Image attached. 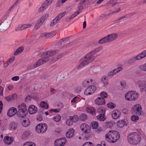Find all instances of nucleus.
I'll return each mask as SVG.
<instances>
[{
	"mask_svg": "<svg viewBox=\"0 0 146 146\" xmlns=\"http://www.w3.org/2000/svg\"><path fill=\"white\" fill-rule=\"evenodd\" d=\"M120 115L121 112L118 110L113 111L112 113V117L115 119H117L120 117Z\"/></svg>",
	"mask_w": 146,
	"mask_h": 146,
	"instance_id": "dca6fc26",
	"label": "nucleus"
},
{
	"mask_svg": "<svg viewBox=\"0 0 146 146\" xmlns=\"http://www.w3.org/2000/svg\"><path fill=\"white\" fill-rule=\"evenodd\" d=\"M24 49V47L23 46L19 47L16 50L14 54V55L16 56L19 54L23 52Z\"/></svg>",
	"mask_w": 146,
	"mask_h": 146,
	"instance_id": "393cba45",
	"label": "nucleus"
},
{
	"mask_svg": "<svg viewBox=\"0 0 146 146\" xmlns=\"http://www.w3.org/2000/svg\"><path fill=\"white\" fill-rule=\"evenodd\" d=\"M59 51V50H56V51L50 50L46 52H41L40 55L44 57L39 59L33 65V67L36 68L45 63L49 60V57L55 54L56 53H58Z\"/></svg>",
	"mask_w": 146,
	"mask_h": 146,
	"instance_id": "f257e3e1",
	"label": "nucleus"
},
{
	"mask_svg": "<svg viewBox=\"0 0 146 146\" xmlns=\"http://www.w3.org/2000/svg\"><path fill=\"white\" fill-rule=\"evenodd\" d=\"M74 130L73 128L69 129L66 134V137L67 138H70L74 135Z\"/></svg>",
	"mask_w": 146,
	"mask_h": 146,
	"instance_id": "6ab92c4d",
	"label": "nucleus"
},
{
	"mask_svg": "<svg viewBox=\"0 0 146 146\" xmlns=\"http://www.w3.org/2000/svg\"><path fill=\"white\" fill-rule=\"evenodd\" d=\"M78 97L77 96H76L73 98V99L71 100V102L72 103H74L76 101H77L78 100L77 99L78 98Z\"/></svg>",
	"mask_w": 146,
	"mask_h": 146,
	"instance_id": "0e129e2a",
	"label": "nucleus"
},
{
	"mask_svg": "<svg viewBox=\"0 0 146 146\" xmlns=\"http://www.w3.org/2000/svg\"><path fill=\"white\" fill-rule=\"evenodd\" d=\"M99 48H96L95 50L90 52L80 60V64L77 66L78 69H81L84 66L88 64L93 60L92 55L95 54L96 52L100 50H98Z\"/></svg>",
	"mask_w": 146,
	"mask_h": 146,
	"instance_id": "f03ea898",
	"label": "nucleus"
},
{
	"mask_svg": "<svg viewBox=\"0 0 146 146\" xmlns=\"http://www.w3.org/2000/svg\"><path fill=\"white\" fill-rule=\"evenodd\" d=\"M85 2V0H83L82 1H81L80 3L79 4L78 7V9L79 11H82L83 10V7L82 6V5Z\"/></svg>",
	"mask_w": 146,
	"mask_h": 146,
	"instance_id": "72a5a7b5",
	"label": "nucleus"
},
{
	"mask_svg": "<svg viewBox=\"0 0 146 146\" xmlns=\"http://www.w3.org/2000/svg\"><path fill=\"white\" fill-rule=\"evenodd\" d=\"M106 139L108 142L113 143L119 139L120 137L119 133L115 131H110L105 135Z\"/></svg>",
	"mask_w": 146,
	"mask_h": 146,
	"instance_id": "7ed1b4c3",
	"label": "nucleus"
},
{
	"mask_svg": "<svg viewBox=\"0 0 146 146\" xmlns=\"http://www.w3.org/2000/svg\"><path fill=\"white\" fill-rule=\"evenodd\" d=\"M87 118L86 115L85 113H83L80 116V119L82 121H85Z\"/></svg>",
	"mask_w": 146,
	"mask_h": 146,
	"instance_id": "e433bc0d",
	"label": "nucleus"
},
{
	"mask_svg": "<svg viewBox=\"0 0 146 146\" xmlns=\"http://www.w3.org/2000/svg\"><path fill=\"white\" fill-rule=\"evenodd\" d=\"M118 35L116 33H113L108 35L107 36L104 37L100 39L98 41L100 44L110 42L115 40L117 37Z\"/></svg>",
	"mask_w": 146,
	"mask_h": 146,
	"instance_id": "39448f33",
	"label": "nucleus"
},
{
	"mask_svg": "<svg viewBox=\"0 0 146 146\" xmlns=\"http://www.w3.org/2000/svg\"><path fill=\"white\" fill-rule=\"evenodd\" d=\"M96 89V87L95 86H90L84 91V94L86 95H90L94 93Z\"/></svg>",
	"mask_w": 146,
	"mask_h": 146,
	"instance_id": "9b49d317",
	"label": "nucleus"
},
{
	"mask_svg": "<svg viewBox=\"0 0 146 146\" xmlns=\"http://www.w3.org/2000/svg\"><path fill=\"white\" fill-rule=\"evenodd\" d=\"M9 62H8L7 60L6 62L4 64L3 67L4 68H5L7 67L8 65L10 64Z\"/></svg>",
	"mask_w": 146,
	"mask_h": 146,
	"instance_id": "774afa93",
	"label": "nucleus"
},
{
	"mask_svg": "<svg viewBox=\"0 0 146 146\" xmlns=\"http://www.w3.org/2000/svg\"><path fill=\"white\" fill-rule=\"evenodd\" d=\"M48 129V126L44 123L38 124L35 127L37 132L39 133H43L46 132Z\"/></svg>",
	"mask_w": 146,
	"mask_h": 146,
	"instance_id": "0eeeda50",
	"label": "nucleus"
},
{
	"mask_svg": "<svg viewBox=\"0 0 146 146\" xmlns=\"http://www.w3.org/2000/svg\"><path fill=\"white\" fill-rule=\"evenodd\" d=\"M3 88L0 86V95L1 96H3Z\"/></svg>",
	"mask_w": 146,
	"mask_h": 146,
	"instance_id": "338daca9",
	"label": "nucleus"
},
{
	"mask_svg": "<svg viewBox=\"0 0 146 146\" xmlns=\"http://www.w3.org/2000/svg\"><path fill=\"white\" fill-rule=\"evenodd\" d=\"M105 115L104 114H100L97 116L98 119L101 121H104L105 119Z\"/></svg>",
	"mask_w": 146,
	"mask_h": 146,
	"instance_id": "473e14b6",
	"label": "nucleus"
},
{
	"mask_svg": "<svg viewBox=\"0 0 146 146\" xmlns=\"http://www.w3.org/2000/svg\"><path fill=\"white\" fill-rule=\"evenodd\" d=\"M28 111L30 114H33L37 112V108L34 105H31L29 106Z\"/></svg>",
	"mask_w": 146,
	"mask_h": 146,
	"instance_id": "2eb2a0df",
	"label": "nucleus"
},
{
	"mask_svg": "<svg viewBox=\"0 0 146 146\" xmlns=\"http://www.w3.org/2000/svg\"><path fill=\"white\" fill-rule=\"evenodd\" d=\"M18 126V123L14 121L11 122L9 125V129L11 130H15Z\"/></svg>",
	"mask_w": 146,
	"mask_h": 146,
	"instance_id": "aec40b11",
	"label": "nucleus"
},
{
	"mask_svg": "<svg viewBox=\"0 0 146 146\" xmlns=\"http://www.w3.org/2000/svg\"><path fill=\"white\" fill-rule=\"evenodd\" d=\"M106 126L107 128H111L113 126V123L111 121L106 123Z\"/></svg>",
	"mask_w": 146,
	"mask_h": 146,
	"instance_id": "603ef678",
	"label": "nucleus"
},
{
	"mask_svg": "<svg viewBox=\"0 0 146 146\" xmlns=\"http://www.w3.org/2000/svg\"><path fill=\"white\" fill-rule=\"evenodd\" d=\"M69 37L68 36L64 38L61 39L60 40V42H68L69 40Z\"/></svg>",
	"mask_w": 146,
	"mask_h": 146,
	"instance_id": "864d4df0",
	"label": "nucleus"
},
{
	"mask_svg": "<svg viewBox=\"0 0 146 146\" xmlns=\"http://www.w3.org/2000/svg\"><path fill=\"white\" fill-rule=\"evenodd\" d=\"M129 143L133 145H137L141 139V136L137 132H133L130 133L127 136Z\"/></svg>",
	"mask_w": 146,
	"mask_h": 146,
	"instance_id": "20e7f679",
	"label": "nucleus"
},
{
	"mask_svg": "<svg viewBox=\"0 0 146 146\" xmlns=\"http://www.w3.org/2000/svg\"><path fill=\"white\" fill-rule=\"evenodd\" d=\"M15 59V56H13L10 58L9 59L7 60L8 62H9L10 63H11L12 62H13Z\"/></svg>",
	"mask_w": 146,
	"mask_h": 146,
	"instance_id": "4d7b16f0",
	"label": "nucleus"
},
{
	"mask_svg": "<svg viewBox=\"0 0 146 146\" xmlns=\"http://www.w3.org/2000/svg\"><path fill=\"white\" fill-rule=\"evenodd\" d=\"M55 35V33L54 32H52L50 33H48L45 35V36L46 37H49L50 36H53Z\"/></svg>",
	"mask_w": 146,
	"mask_h": 146,
	"instance_id": "49530a36",
	"label": "nucleus"
},
{
	"mask_svg": "<svg viewBox=\"0 0 146 146\" xmlns=\"http://www.w3.org/2000/svg\"><path fill=\"white\" fill-rule=\"evenodd\" d=\"M118 72H117L115 69H114L113 70V72L110 71V72L108 73L107 74V76H111L112 77V76L116 74Z\"/></svg>",
	"mask_w": 146,
	"mask_h": 146,
	"instance_id": "79ce46f5",
	"label": "nucleus"
},
{
	"mask_svg": "<svg viewBox=\"0 0 146 146\" xmlns=\"http://www.w3.org/2000/svg\"><path fill=\"white\" fill-rule=\"evenodd\" d=\"M90 83V81L89 80H84L82 83V86L85 87H86L88 86L89 85V83Z\"/></svg>",
	"mask_w": 146,
	"mask_h": 146,
	"instance_id": "c03bdc74",
	"label": "nucleus"
},
{
	"mask_svg": "<svg viewBox=\"0 0 146 146\" xmlns=\"http://www.w3.org/2000/svg\"><path fill=\"white\" fill-rule=\"evenodd\" d=\"M125 120V119H124V120H121L117 121V126L119 128H122L125 125H127V123Z\"/></svg>",
	"mask_w": 146,
	"mask_h": 146,
	"instance_id": "4be33fe9",
	"label": "nucleus"
},
{
	"mask_svg": "<svg viewBox=\"0 0 146 146\" xmlns=\"http://www.w3.org/2000/svg\"><path fill=\"white\" fill-rule=\"evenodd\" d=\"M40 106L42 108L47 109L48 108V105L47 103L44 101H41L40 104Z\"/></svg>",
	"mask_w": 146,
	"mask_h": 146,
	"instance_id": "b1692460",
	"label": "nucleus"
},
{
	"mask_svg": "<svg viewBox=\"0 0 146 146\" xmlns=\"http://www.w3.org/2000/svg\"><path fill=\"white\" fill-rule=\"evenodd\" d=\"M90 125L91 126L92 128L93 129H97L98 126V123L96 121H93L92 122Z\"/></svg>",
	"mask_w": 146,
	"mask_h": 146,
	"instance_id": "c85d7f7f",
	"label": "nucleus"
},
{
	"mask_svg": "<svg viewBox=\"0 0 146 146\" xmlns=\"http://www.w3.org/2000/svg\"><path fill=\"white\" fill-rule=\"evenodd\" d=\"M47 8V6L45 5V3H43L41 6L39 8L38 11L40 12H42Z\"/></svg>",
	"mask_w": 146,
	"mask_h": 146,
	"instance_id": "7c9ffc66",
	"label": "nucleus"
},
{
	"mask_svg": "<svg viewBox=\"0 0 146 146\" xmlns=\"http://www.w3.org/2000/svg\"><path fill=\"white\" fill-rule=\"evenodd\" d=\"M107 106L110 108L113 109L115 107L116 105L114 103L110 102L107 104Z\"/></svg>",
	"mask_w": 146,
	"mask_h": 146,
	"instance_id": "ea45409f",
	"label": "nucleus"
},
{
	"mask_svg": "<svg viewBox=\"0 0 146 146\" xmlns=\"http://www.w3.org/2000/svg\"><path fill=\"white\" fill-rule=\"evenodd\" d=\"M146 56V50H144L137 55L135 58L130 59L128 61L129 64H132L136 60H139Z\"/></svg>",
	"mask_w": 146,
	"mask_h": 146,
	"instance_id": "1a4fd4ad",
	"label": "nucleus"
},
{
	"mask_svg": "<svg viewBox=\"0 0 146 146\" xmlns=\"http://www.w3.org/2000/svg\"><path fill=\"white\" fill-rule=\"evenodd\" d=\"M137 84L139 88L144 87L146 88V84L145 82L144 81H139L137 82Z\"/></svg>",
	"mask_w": 146,
	"mask_h": 146,
	"instance_id": "a878e982",
	"label": "nucleus"
},
{
	"mask_svg": "<svg viewBox=\"0 0 146 146\" xmlns=\"http://www.w3.org/2000/svg\"><path fill=\"white\" fill-rule=\"evenodd\" d=\"M42 116L41 115L37 116V120L38 121H41L42 120Z\"/></svg>",
	"mask_w": 146,
	"mask_h": 146,
	"instance_id": "e2e57ef3",
	"label": "nucleus"
},
{
	"mask_svg": "<svg viewBox=\"0 0 146 146\" xmlns=\"http://www.w3.org/2000/svg\"><path fill=\"white\" fill-rule=\"evenodd\" d=\"M27 145V146H36L35 144L32 142L27 141L25 143L23 146Z\"/></svg>",
	"mask_w": 146,
	"mask_h": 146,
	"instance_id": "4c0bfd02",
	"label": "nucleus"
},
{
	"mask_svg": "<svg viewBox=\"0 0 146 146\" xmlns=\"http://www.w3.org/2000/svg\"><path fill=\"white\" fill-rule=\"evenodd\" d=\"M22 125L24 127H26L28 126L30 124V121L28 118H26V119L23 120L22 123Z\"/></svg>",
	"mask_w": 146,
	"mask_h": 146,
	"instance_id": "bb28decb",
	"label": "nucleus"
},
{
	"mask_svg": "<svg viewBox=\"0 0 146 146\" xmlns=\"http://www.w3.org/2000/svg\"><path fill=\"white\" fill-rule=\"evenodd\" d=\"M60 108H58L56 109H51L49 111L50 113H52V112L55 113H58L60 111Z\"/></svg>",
	"mask_w": 146,
	"mask_h": 146,
	"instance_id": "de8ad7c7",
	"label": "nucleus"
},
{
	"mask_svg": "<svg viewBox=\"0 0 146 146\" xmlns=\"http://www.w3.org/2000/svg\"><path fill=\"white\" fill-rule=\"evenodd\" d=\"M52 2V0H46L43 3H45V5L47 6V7H48V6L51 4Z\"/></svg>",
	"mask_w": 146,
	"mask_h": 146,
	"instance_id": "3c124183",
	"label": "nucleus"
},
{
	"mask_svg": "<svg viewBox=\"0 0 146 146\" xmlns=\"http://www.w3.org/2000/svg\"><path fill=\"white\" fill-rule=\"evenodd\" d=\"M86 110L88 112L92 114H93L96 111L95 108L93 107H88L87 108Z\"/></svg>",
	"mask_w": 146,
	"mask_h": 146,
	"instance_id": "2f4dec72",
	"label": "nucleus"
},
{
	"mask_svg": "<svg viewBox=\"0 0 146 146\" xmlns=\"http://www.w3.org/2000/svg\"><path fill=\"white\" fill-rule=\"evenodd\" d=\"M60 139H61V142H62V144H60L61 145H60V146H64L65 144L66 143V140L65 138V137H62L60 138Z\"/></svg>",
	"mask_w": 146,
	"mask_h": 146,
	"instance_id": "8fccbe9b",
	"label": "nucleus"
},
{
	"mask_svg": "<svg viewBox=\"0 0 146 146\" xmlns=\"http://www.w3.org/2000/svg\"><path fill=\"white\" fill-rule=\"evenodd\" d=\"M80 128L83 132L87 134V138H89L91 137L90 135V131L91 130L90 126L86 123H82L80 125Z\"/></svg>",
	"mask_w": 146,
	"mask_h": 146,
	"instance_id": "6e6552de",
	"label": "nucleus"
},
{
	"mask_svg": "<svg viewBox=\"0 0 146 146\" xmlns=\"http://www.w3.org/2000/svg\"><path fill=\"white\" fill-rule=\"evenodd\" d=\"M41 25L39 23L38 21L37 23L36 24L35 26V28L36 29H38L40 27V26Z\"/></svg>",
	"mask_w": 146,
	"mask_h": 146,
	"instance_id": "13d9d810",
	"label": "nucleus"
},
{
	"mask_svg": "<svg viewBox=\"0 0 146 146\" xmlns=\"http://www.w3.org/2000/svg\"><path fill=\"white\" fill-rule=\"evenodd\" d=\"M121 85L123 87H125L126 85V83L124 80H122L120 82Z\"/></svg>",
	"mask_w": 146,
	"mask_h": 146,
	"instance_id": "680f3d73",
	"label": "nucleus"
},
{
	"mask_svg": "<svg viewBox=\"0 0 146 146\" xmlns=\"http://www.w3.org/2000/svg\"><path fill=\"white\" fill-rule=\"evenodd\" d=\"M44 17H42L38 21V23H39L41 24V25H42L45 21V19H44Z\"/></svg>",
	"mask_w": 146,
	"mask_h": 146,
	"instance_id": "052dcab7",
	"label": "nucleus"
},
{
	"mask_svg": "<svg viewBox=\"0 0 146 146\" xmlns=\"http://www.w3.org/2000/svg\"><path fill=\"white\" fill-rule=\"evenodd\" d=\"M31 26V25L30 24H23L19 25L18 28L16 30V31H19L20 30L25 29L27 28H29Z\"/></svg>",
	"mask_w": 146,
	"mask_h": 146,
	"instance_id": "5701e85b",
	"label": "nucleus"
},
{
	"mask_svg": "<svg viewBox=\"0 0 146 146\" xmlns=\"http://www.w3.org/2000/svg\"><path fill=\"white\" fill-rule=\"evenodd\" d=\"M132 113L140 115L141 114V107L139 104H137L131 108Z\"/></svg>",
	"mask_w": 146,
	"mask_h": 146,
	"instance_id": "9d476101",
	"label": "nucleus"
},
{
	"mask_svg": "<svg viewBox=\"0 0 146 146\" xmlns=\"http://www.w3.org/2000/svg\"><path fill=\"white\" fill-rule=\"evenodd\" d=\"M100 96H101L100 97L103 98L104 99L108 97V95L107 93L106 92L102 91L100 93Z\"/></svg>",
	"mask_w": 146,
	"mask_h": 146,
	"instance_id": "c9c22d12",
	"label": "nucleus"
},
{
	"mask_svg": "<svg viewBox=\"0 0 146 146\" xmlns=\"http://www.w3.org/2000/svg\"><path fill=\"white\" fill-rule=\"evenodd\" d=\"M26 106L25 103H22L21 104L19 105L18 106V108L19 109H26Z\"/></svg>",
	"mask_w": 146,
	"mask_h": 146,
	"instance_id": "37998d69",
	"label": "nucleus"
},
{
	"mask_svg": "<svg viewBox=\"0 0 146 146\" xmlns=\"http://www.w3.org/2000/svg\"><path fill=\"white\" fill-rule=\"evenodd\" d=\"M28 113L27 109H19L17 113V115L19 117L25 118Z\"/></svg>",
	"mask_w": 146,
	"mask_h": 146,
	"instance_id": "f8f14e48",
	"label": "nucleus"
},
{
	"mask_svg": "<svg viewBox=\"0 0 146 146\" xmlns=\"http://www.w3.org/2000/svg\"><path fill=\"white\" fill-rule=\"evenodd\" d=\"M19 79V76H13L11 78V80L13 81H17Z\"/></svg>",
	"mask_w": 146,
	"mask_h": 146,
	"instance_id": "6e6d98bb",
	"label": "nucleus"
},
{
	"mask_svg": "<svg viewBox=\"0 0 146 146\" xmlns=\"http://www.w3.org/2000/svg\"><path fill=\"white\" fill-rule=\"evenodd\" d=\"M120 10V8H119L117 9L116 10L114 11H113L105 15H101L100 17L101 19H103L104 18H106L108 16L112 15L113 13H118Z\"/></svg>",
	"mask_w": 146,
	"mask_h": 146,
	"instance_id": "a211bd4d",
	"label": "nucleus"
},
{
	"mask_svg": "<svg viewBox=\"0 0 146 146\" xmlns=\"http://www.w3.org/2000/svg\"><path fill=\"white\" fill-rule=\"evenodd\" d=\"M44 17H42L38 21V23H39L41 24V25H42L45 21V19H44Z\"/></svg>",
	"mask_w": 146,
	"mask_h": 146,
	"instance_id": "bf43d9fd",
	"label": "nucleus"
},
{
	"mask_svg": "<svg viewBox=\"0 0 146 146\" xmlns=\"http://www.w3.org/2000/svg\"><path fill=\"white\" fill-rule=\"evenodd\" d=\"M66 13V11H64L62 13L59 14L55 17L57 19H58V21H59L65 15Z\"/></svg>",
	"mask_w": 146,
	"mask_h": 146,
	"instance_id": "f704fd0d",
	"label": "nucleus"
},
{
	"mask_svg": "<svg viewBox=\"0 0 146 146\" xmlns=\"http://www.w3.org/2000/svg\"><path fill=\"white\" fill-rule=\"evenodd\" d=\"M61 119L60 115L58 114L57 115H56L55 117L53 118V119L56 122H59Z\"/></svg>",
	"mask_w": 146,
	"mask_h": 146,
	"instance_id": "a19ab883",
	"label": "nucleus"
},
{
	"mask_svg": "<svg viewBox=\"0 0 146 146\" xmlns=\"http://www.w3.org/2000/svg\"><path fill=\"white\" fill-rule=\"evenodd\" d=\"M3 106V104L2 101L0 100V113L2 112Z\"/></svg>",
	"mask_w": 146,
	"mask_h": 146,
	"instance_id": "69168bd1",
	"label": "nucleus"
},
{
	"mask_svg": "<svg viewBox=\"0 0 146 146\" xmlns=\"http://www.w3.org/2000/svg\"><path fill=\"white\" fill-rule=\"evenodd\" d=\"M69 118H70L73 122L76 123L77 122L79 119V118L77 115H75L73 116H70Z\"/></svg>",
	"mask_w": 146,
	"mask_h": 146,
	"instance_id": "cd10ccee",
	"label": "nucleus"
},
{
	"mask_svg": "<svg viewBox=\"0 0 146 146\" xmlns=\"http://www.w3.org/2000/svg\"><path fill=\"white\" fill-rule=\"evenodd\" d=\"M139 117L137 116L133 115L131 117V120L133 121L136 122L139 119Z\"/></svg>",
	"mask_w": 146,
	"mask_h": 146,
	"instance_id": "a18cd8bd",
	"label": "nucleus"
},
{
	"mask_svg": "<svg viewBox=\"0 0 146 146\" xmlns=\"http://www.w3.org/2000/svg\"><path fill=\"white\" fill-rule=\"evenodd\" d=\"M94 103L96 105L99 106H102L105 104V100L103 98L98 97L94 100Z\"/></svg>",
	"mask_w": 146,
	"mask_h": 146,
	"instance_id": "ddd939ff",
	"label": "nucleus"
},
{
	"mask_svg": "<svg viewBox=\"0 0 146 146\" xmlns=\"http://www.w3.org/2000/svg\"><path fill=\"white\" fill-rule=\"evenodd\" d=\"M97 112L100 113V114H104V115H105V110L104 107H101L97 109Z\"/></svg>",
	"mask_w": 146,
	"mask_h": 146,
	"instance_id": "c756f323",
	"label": "nucleus"
},
{
	"mask_svg": "<svg viewBox=\"0 0 146 146\" xmlns=\"http://www.w3.org/2000/svg\"><path fill=\"white\" fill-rule=\"evenodd\" d=\"M4 143L8 145H10L13 141V138L12 137L6 136L4 138L3 140Z\"/></svg>",
	"mask_w": 146,
	"mask_h": 146,
	"instance_id": "f3484780",
	"label": "nucleus"
},
{
	"mask_svg": "<svg viewBox=\"0 0 146 146\" xmlns=\"http://www.w3.org/2000/svg\"><path fill=\"white\" fill-rule=\"evenodd\" d=\"M17 109L15 107H11L8 110L7 115L9 117H11L17 114Z\"/></svg>",
	"mask_w": 146,
	"mask_h": 146,
	"instance_id": "4468645a",
	"label": "nucleus"
},
{
	"mask_svg": "<svg viewBox=\"0 0 146 146\" xmlns=\"http://www.w3.org/2000/svg\"><path fill=\"white\" fill-rule=\"evenodd\" d=\"M138 97V95L135 91H132L127 92L125 95V99L130 101L135 100Z\"/></svg>",
	"mask_w": 146,
	"mask_h": 146,
	"instance_id": "423d86ee",
	"label": "nucleus"
},
{
	"mask_svg": "<svg viewBox=\"0 0 146 146\" xmlns=\"http://www.w3.org/2000/svg\"><path fill=\"white\" fill-rule=\"evenodd\" d=\"M30 133V132L29 131H26L24 132L23 135L26 138L29 136Z\"/></svg>",
	"mask_w": 146,
	"mask_h": 146,
	"instance_id": "5fc2aeb1",
	"label": "nucleus"
},
{
	"mask_svg": "<svg viewBox=\"0 0 146 146\" xmlns=\"http://www.w3.org/2000/svg\"><path fill=\"white\" fill-rule=\"evenodd\" d=\"M61 139H56L54 141V146H58L60 145V144H62V142H61Z\"/></svg>",
	"mask_w": 146,
	"mask_h": 146,
	"instance_id": "58836bf2",
	"label": "nucleus"
},
{
	"mask_svg": "<svg viewBox=\"0 0 146 146\" xmlns=\"http://www.w3.org/2000/svg\"><path fill=\"white\" fill-rule=\"evenodd\" d=\"M73 122L72 121L70 118H69V119L67 120L66 121V124L68 126H71L72 125Z\"/></svg>",
	"mask_w": 146,
	"mask_h": 146,
	"instance_id": "09e8293b",
	"label": "nucleus"
},
{
	"mask_svg": "<svg viewBox=\"0 0 146 146\" xmlns=\"http://www.w3.org/2000/svg\"><path fill=\"white\" fill-rule=\"evenodd\" d=\"M17 97V94L15 93H14L9 95L7 97H5V98L6 100L8 102H9L12 100L15 99Z\"/></svg>",
	"mask_w": 146,
	"mask_h": 146,
	"instance_id": "412c9836",
	"label": "nucleus"
}]
</instances>
